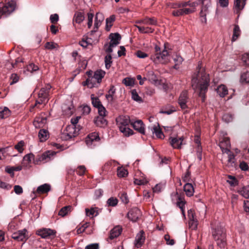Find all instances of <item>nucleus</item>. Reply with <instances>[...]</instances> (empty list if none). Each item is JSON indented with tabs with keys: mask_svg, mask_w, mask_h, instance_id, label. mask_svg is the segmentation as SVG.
<instances>
[{
	"mask_svg": "<svg viewBox=\"0 0 249 249\" xmlns=\"http://www.w3.org/2000/svg\"><path fill=\"white\" fill-rule=\"evenodd\" d=\"M201 65V63L199 62L197 67V73L192 78V86L194 89L199 90V96L201 97L202 102H204L205 99V94L209 86L210 78L209 74L202 68Z\"/></svg>",
	"mask_w": 249,
	"mask_h": 249,
	"instance_id": "1",
	"label": "nucleus"
},
{
	"mask_svg": "<svg viewBox=\"0 0 249 249\" xmlns=\"http://www.w3.org/2000/svg\"><path fill=\"white\" fill-rule=\"evenodd\" d=\"M212 236L216 242L217 246L223 248L226 245V235L225 230L221 225L212 228Z\"/></svg>",
	"mask_w": 249,
	"mask_h": 249,
	"instance_id": "2",
	"label": "nucleus"
},
{
	"mask_svg": "<svg viewBox=\"0 0 249 249\" xmlns=\"http://www.w3.org/2000/svg\"><path fill=\"white\" fill-rule=\"evenodd\" d=\"M151 59L156 64L168 63L170 60V55L166 50L165 44H164V48L162 51H161L160 47L156 45L154 54L151 55Z\"/></svg>",
	"mask_w": 249,
	"mask_h": 249,
	"instance_id": "3",
	"label": "nucleus"
},
{
	"mask_svg": "<svg viewBox=\"0 0 249 249\" xmlns=\"http://www.w3.org/2000/svg\"><path fill=\"white\" fill-rule=\"evenodd\" d=\"M116 121L120 131L124 135L129 136L133 134V130L128 127L129 124L131 123L128 116H120Z\"/></svg>",
	"mask_w": 249,
	"mask_h": 249,
	"instance_id": "4",
	"label": "nucleus"
},
{
	"mask_svg": "<svg viewBox=\"0 0 249 249\" xmlns=\"http://www.w3.org/2000/svg\"><path fill=\"white\" fill-rule=\"evenodd\" d=\"M105 75V72L101 70H97L94 72L93 75L88 78L83 83V86H87L89 88L98 87Z\"/></svg>",
	"mask_w": 249,
	"mask_h": 249,
	"instance_id": "5",
	"label": "nucleus"
},
{
	"mask_svg": "<svg viewBox=\"0 0 249 249\" xmlns=\"http://www.w3.org/2000/svg\"><path fill=\"white\" fill-rule=\"evenodd\" d=\"M187 6V3L184 2L173 4L172 7L175 10L172 11V15L175 17H179L194 12V9L186 8Z\"/></svg>",
	"mask_w": 249,
	"mask_h": 249,
	"instance_id": "6",
	"label": "nucleus"
},
{
	"mask_svg": "<svg viewBox=\"0 0 249 249\" xmlns=\"http://www.w3.org/2000/svg\"><path fill=\"white\" fill-rule=\"evenodd\" d=\"M51 88V85H47L41 89L38 93V98L36 100L34 107H36L37 105H46L48 102Z\"/></svg>",
	"mask_w": 249,
	"mask_h": 249,
	"instance_id": "7",
	"label": "nucleus"
},
{
	"mask_svg": "<svg viewBox=\"0 0 249 249\" xmlns=\"http://www.w3.org/2000/svg\"><path fill=\"white\" fill-rule=\"evenodd\" d=\"M16 5V1L11 0L3 6L2 3H0V18L2 16H7L14 11Z\"/></svg>",
	"mask_w": 249,
	"mask_h": 249,
	"instance_id": "8",
	"label": "nucleus"
},
{
	"mask_svg": "<svg viewBox=\"0 0 249 249\" xmlns=\"http://www.w3.org/2000/svg\"><path fill=\"white\" fill-rule=\"evenodd\" d=\"M202 3V8L199 15L201 18V21L202 23L206 24L207 22L206 16L208 13L209 8L211 5V0H199Z\"/></svg>",
	"mask_w": 249,
	"mask_h": 249,
	"instance_id": "9",
	"label": "nucleus"
},
{
	"mask_svg": "<svg viewBox=\"0 0 249 249\" xmlns=\"http://www.w3.org/2000/svg\"><path fill=\"white\" fill-rule=\"evenodd\" d=\"M55 154L53 151H48L43 153L41 155H38L36 157V160H34V163L35 164H39L41 162H46L51 160L52 156Z\"/></svg>",
	"mask_w": 249,
	"mask_h": 249,
	"instance_id": "10",
	"label": "nucleus"
},
{
	"mask_svg": "<svg viewBox=\"0 0 249 249\" xmlns=\"http://www.w3.org/2000/svg\"><path fill=\"white\" fill-rule=\"evenodd\" d=\"M47 117L44 113H41L38 117H36L33 122V124L36 128H42L47 124Z\"/></svg>",
	"mask_w": 249,
	"mask_h": 249,
	"instance_id": "11",
	"label": "nucleus"
},
{
	"mask_svg": "<svg viewBox=\"0 0 249 249\" xmlns=\"http://www.w3.org/2000/svg\"><path fill=\"white\" fill-rule=\"evenodd\" d=\"M12 237L18 241H25L28 238L27 231L23 229L15 232L12 234Z\"/></svg>",
	"mask_w": 249,
	"mask_h": 249,
	"instance_id": "12",
	"label": "nucleus"
},
{
	"mask_svg": "<svg viewBox=\"0 0 249 249\" xmlns=\"http://www.w3.org/2000/svg\"><path fill=\"white\" fill-rule=\"evenodd\" d=\"M141 215V212L137 208H132L127 213V217L132 222L137 221Z\"/></svg>",
	"mask_w": 249,
	"mask_h": 249,
	"instance_id": "13",
	"label": "nucleus"
},
{
	"mask_svg": "<svg viewBox=\"0 0 249 249\" xmlns=\"http://www.w3.org/2000/svg\"><path fill=\"white\" fill-rule=\"evenodd\" d=\"M122 229L120 226H116L109 232V236L107 239L109 243H112V241L117 238L121 233Z\"/></svg>",
	"mask_w": 249,
	"mask_h": 249,
	"instance_id": "14",
	"label": "nucleus"
},
{
	"mask_svg": "<svg viewBox=\"0 0 249 249\" xmlns=\"http://www.w3.org/2000/svg\"><path fill=\"white\" fill-rule=\"evenodd\" d=\"M188 97L187 91H182L178 98V103L182 109L188 108L187 103L188 102Z\"/></svg>",
	"mask_w": 249,
	"mask_h": 249,
	"instance_id": "15",
	"label": "nucleus"
},
{
	"mask_svg": "<svg viewBox=\"0 0 249 249\" xmlns=\"http://www.w3.org/2000/svg\"><path fill=\"white\" fill-rule=\"evenodd\" d=\"M37 234L43 238H50L55 235L56 232L51 229H42L37 231Z\"/></svg>",
	"mask_w": 249,
	"mask_h": 249,
	"instance_id": "16",
	"label": "nucleus"
},
{
	"mask_svg": "<svg viewBox=\"0 0 249 249\" xmlns=\"http://www.w3.org/2000/svg\"><path fill=\"white\" fill-rule=\"evenodd\" d=\"M100 141V138L98 134L96 132L92 133L88 135L86 140V142L88 146H91L96 144L95 142Z\"/></svg>",
	"mask_w": 249,
	"mask_h": 249,
	"instance_id": "17",
	"label": "nucleus"
},
{
	"mask_svg": "<svg viewBox=\"0 0 249 249\" xmlns=\"http://www.w3.org/2000/svg\"><path fill=\"white\" fill-rule=\"evenodd\" d=\"M145 240L144 236V232L143 231H141L136 235L135 240V246L137 248H139L142 247L143 244Z\"/></svg>",
	"mask_w": 249,
	"mask_h": 249,
	"instance_id": "18",
	"label": "nucleus"
},
{
	"mask_svg": "<svg viewBox=\"0 0 249 249\" xmlns=\"http://www.w3.org/2000/svg\"><path fill=\"white\" fill-rule=\"evenodd\" d=\"M148 130H150L153 134H155L157 138L159 139H163L164 137V134L160 129L159 124L154 125L151 127H148Z\"/></svg>",
	"mask_w": 249,
	"mask_h": 249,
	"instance_id": "19",
	"label": "nucleus"
},
{
	"mask_svg": "<svg viewBox=\"0 0 249 249\" xmlns=\"http://www.w3.org/2000/svg\"><path fill=\"white\" fill-rule=\"evenodd\" d=\"M131 125L134 129L142 134H145L144 124L141 120H137L134 122H131Z\"/></svg>",
	"mask_w": 249,
	"mask_h": 249,
	"instance_id": "20",
	"label": "nucleus"
},
{
	"mask_svg": "<svg viewBox=\"0 0 249 249\" xmlns=\"http://www.w3.org/2000/svg\"><path fill=\"white\" fill-rule=\"evenodd\" d=\"M170 143L174 148L180 149L181 145L183 144V137H175L170 138Z\"/></svg>",
	"mask_w": 249,
	"mask_h": 249,
	"instance_id": "21",
	"label": "nucleus"
},
{
	"mask_svg": "<svg viewBox=\"0 0 249 249\" xmlns=\"http://www.w3.org/2000/svg\"><path fill=\"white\" fill-rule=\"evenodd\" d=\"M67 136L66 139H70L74 137L76 135L75 126L68 125L66 129V132L64 133Z\"/></svg>",
	"mask_w": 249,
	"mask_h": 249,
	"instance_id": "22",
	"label": "nucleus"
},
{
	"mask_svg": "<svg viewBox=\"0 0 249 249\" xmlns=\"http://www.w3.org/2000/svg\"><path fill=\"white\" fill-rule=\"evenodd\" d=\"M146 79H148L151 83L155 85L160 84V82L158 79L156 75L152 71H148L146 74Z\"/></svg>",
	"mask_w": 249,
	"mask_h": 249,
	"instance_id": "23",
	"label": "nucleus"
},
{
	"mask_svg": "<svg viewBox=\"0 0 249 249\" xmlns=\"http://www.w3.org/2000/svg\"><path fill=\"white\" fill-rule=\"evenodd\" d=\"M51 190V186L49 184L45 183L38 186L35 192H33L35 194H42L47 193Z\"/></svg>",
	"mask_w": 249,
	"mask_h": 249,
	"instance_id": "24",
	"label": "nucleus"
},
{
	"mask_svg": "<svg viewBox=\"0 0 249 249\" xmlns=\"http://www.w3.org/2000/svg\"><path fill=\"white\" fill-rule=\"evenodd\" d=\"M174 196L177 198L178 201L177 202V205L180 209L183 215L185 216L184 207L185 201L184 200L183 198L178 196V193L175 194Z\"/></svg>",
	"mask_w": 249,
	"mask_h": 249,
	"instance_id": "25",
	"label": "nucleus"
},
{
	"mask_svg": "<svg viewBox=\"0 0 249 249\" xmlns=\"http://www.w3.org/2000/svg\"><path fill=\"white\" fill-rule=\"evenodd\" d=\"M109 38L110 39L109 43L112 46L116 47L119 44V41L121 38V36L119 33L111 34L109 36Z\"/></svg>",
	"mask_w": 249,
	"mask_h": 249,
	"instance_id": "26",
	"label": "nucleus"
},
{
	"mask_svg": "<svg viewBox=\"0 0 249 249\" xmlns=\"http://www.w3.org/2000/svg\"><path fill=\"white\" fill-rule=\"evenodd\" d=\"M95 124L99 127H104L107 125V122L104 117L97 116L94 120Z\"/></svg>",
	"mask_w": 249,
	"mask_h": 249,
	"instance_id": "27",
	"label": "nucleus"
},
{
	"mask_svg": "<svg viewBox=\"0 0 249 249\" xmlns=\"http://www.w3.org/2000/svg\"><path fill=\"white\" fill-rule=\"evenodd\" d=\"M183 188L184 191L187 196L190 197L193 196L194 193V188L191 183H186Z\"/></svg>",
	"mask_w": 249,
	"mask_h": 249,
	"instance_id": "28",
	"label": "nucleus"
},
{
	"mask_svg": "<svg viewBox=\"0 0 249 249\" xmlns=\"http://www.w3.org/2000/svg\"><path fill=\"white\" fill-rule=\"evenodd\" d=\"M104 17L102 13H97L96 14L95 22H94V28L97 30L99 27L101 25L102 22L104 20Z\"/></svg>",
	"mask_w": 249,
	"mask_h": 249,
	"instance_id": "29",
	"label": "nucleus"
},
{
	"mask_svg": "<svg viewBox=\"0 0 249 249\" xmlns=\"http://www.w3.org/2000/svg\"><path fill=\"white\" fill-rule=\"evenodd\" d=\"M245 5V0L243 2L241 0H234V11L236 13H238L241 10H242Z\"/></svg>",
	"mask_w": 249,
	"mask_h": 249,
	"instance_id": "30",
	"label": "nucleus"
},
{
	"mask_svg": "<svg viewBox=\"0 0 249 249\" xmlns=\"http://www.w3.org/2000/svg\"><path fill=\"white\" fill-rule=\"evenodd\" d=\"M138 23H142L145 25H155L157 23V21L156 19L153 17V18H146L144 19L140 20L138 22Z\"/></svg>",
	"mask_w": 249,
	"mask_h": 249,
	"instance_id": "31",
	"label": "nucleus"
},
{
	"mask_svg": "<svg viewBox=\"0 0 249 249\" xmlns=\"http://www.w3.org/2000/svg\"><path fill=\"white\" fill-rule=\"evenodd\" d=\"M38 138L40 141L42 142L45 141L49 138V132L45 129H40L38 133Z\"/></svg>",
	"mask_w": 249,
	"mask_h": 249,
	"instance_id": "32",
	"label": "nucleus"
},
{
	"mask_svg": "<svg viewBox=\"0 0 249 249\" xmlns=\"http://www.w3.org/2000/svg\"><path fill=\"white\" fill-rule=\"evenodd\" d=\"M84 19L85 17L84 14L82 12H77L74 15L73 21L80 24L84 20Z\"/></svg>",
	"mask_w": 249,
	"mask_h": 249,
	"instance_id": "33",
	"label": "nucleus"
},
{
	"mask_svg": "<svg viewBox=\"0 0 249 249\" xmlns=\"http://www.w3.org/2000/svg\"><path fill=\"white\" fill-rule=\"evenodd\" d=\"M216 91L217 93L221 97H224L228 94V92L227 87L223 85L219 86L216 89Z\"/></svg>",
	"mask_w": 249,
	"mask_h": 249,
	"instance_id": "34",
	"label": "nucleus"
},
{
	"mask_svg": "<svg viewBox=\"0 0 249 249\" xmlns=\"http://www.w3.org/2000/svg\"><path fill=\"white\" fill-rule=\"evenodd\" d=\"M11 114V111L7 107H0V119L6 118Z\"/></svg>",
	"mask_w": 249,
	"mask_h": 249,
	"instance_id": "35",
	"label": "nucleus"
},
{
	"mask_svg": "<svg viewBox=\"0 0 249 249\" xmlns=\"http://www.w3.org/2000/svg\"><path fill=\"white\" fill-rule=\"evenodd\" d=\"M86 215L89 217L93 218L94 216H96L99 213L97 210V208H91L90 209L86 208L85 209Z\"/></svg>",
	"mask_w": 249,
	"mask_h": 249,
	"instance_id": "36",
	"label": "nucleus"
},
{
	"mask_svg": "<svg viewBox=\"0 0 249 249\" xmlns=\"http://www.w3.org/2000/svg\"><path fill=\"white\" fill-rule=\"evenodd\" d=\"M241 34L240 28L238 25H234L233 30V35L232 37V41H236Z\"/></svg>",
	"mask_w": 249,
	"mask_h": 249,
	"instance_id": "37",
	"label": "nucleus"
},
{
	"mask_svg": "<svg viewBox=\"0 0 249 249\" xmlns=\"http://www.w3.org/2000/svg\"><path fill=\"white\" fill-rule=\"evenodd\" d=\"M139 31L142 34H149L154 32V29L149 27H145L144 26H136Z\"/></svg>",
	"mask_w": 249,
	"mask_h": 249,
	"instance_id": "38",
	"label": "nucleus"
},
{
	"mask_svg": "<svg viewBox=\"0 0 249 249\" xmlns=\"http://www.w3.org/2000/svg\"><path fill=\"white\" fill-rule=\"evenodd\" d=\"M115 20V16L114 15L110 16L108 18L106 19V30L109 31L110 28L112 26V23Z\"/></svg>",
	"mask_w": 249,
	"mask_h": 249,
	"instance_id": "39",
	"label": "nucleus"
},
{
	"mask_svg": "<svg viewBox=\"0 0 249 249\" xmlns=\"http://www.w3.org/2000/svg\"><path fill=\"white\" fill-rule=\"evenodd\" d=\"M71 206H66L63 207L59 212L58 214L62 217L66 215L69 212H71Z\"/></svg>",
	"mask_w": 249,
	"mask_h": 249,
	"instance_id": "40",
	"label": "nucleus"
},
{
	"mask_svg": "<svg viewBox=\"0 0 249 249\" xmlns=\"http://www.w3.org/2000/svg\"><path fill=\"white\" fill-rule=\"evenodd\" d=\"M173 60L175 63V65L174 66V68L175 69H178V65L182 63L183 61V58L181 56L176 54L175 56H173Z\"/></svg>",
	"mask_w": 249,
	"mask_h": 249,
	"instance_id": "41",
	"label": "nucleus"
},
{
	"mask_svg": "<svg viewBox=\"0 0 249 249\" xmlns=\"http://www.w3.org/2000/svg\"><path fill=\"white\" fill-rule=\"evenodd\" d=\"M239 193L245 198H249V185L243 187Z\"/></svg>",
	"mask_w": 249,
	"mask_h": 249,
	"instance_id": "42",
	"label": "nucleus"
},
{
	"mask_svg": "<svg viewBox=\"0 0 249 249\" xmlns=\"http://www.w3.org/2000/svg\"><path fill=\"white\" fill-rule=\"evenodd\" d=\"M91 99L92 101V104L95 107L97 108L100 107V106L102 105L98 97H94L93 94L91 95Z\"/></svg>",
	"mask_w": 249,
	"mask_h": 249,
	"instance_id": "43",
	"label": "nucleus"
},
{
	"mask_svg": "<svg viewBox=\"0 0 249 249\" xmlns=\"http://www.w3.org/2000/svg\"><path fill=\"white\" fill-rule=\"evenodd\" d=\"M27 71L33 73L39 70V67L34 63L29 64L26 68Z\"/></svg>",
	"mask_w": 249,
	"mask_h": 249,
	"instance_id": "44",
	"label": "nucleus"
},
{
	"mask_svg": "<svg viewBox=\"0 0 249 249\" xmlns=\"http://www.w3.org/2000/svg\"><path fill=\"white\" fill-rule=\"evenodd\" d=\"M105 66L107 69H109L111 67V64L112 63V56L110 54H108L105 56Z\"/></svg>",
	"mask_w": 249,
	"mask_h": 249,
	"instance_id": "45",
	"label": "nucleus"
},
{
	"mask_svg": "<svg viewBox=\"0 0 249 249\" xmlns=\"http://www.w3.org/2000/svg\"><path fill=\"white\" fill-rule=\"evenodd\" d=\"M35 160H36V157L32 153L27 154L23 158V161H27V163H30L32 160H33V162L34 163Z\"/></svg>",
	"mask_w": 249,
	"mask_h": 249,
	"instance_id": "46",
	"label": "nucleus"
},
{
	"mask_svg": "<svg viewBox=\"0 0 249 249\" xmlns=\"http://www.w3.org/2000/svg\"><path fill=\"white\" fill-rule=\"evenodd\" d=\"M128 174L127 171L124 168L118 167L117 169V175L119 177L123 178Z\"/></svg>",
	"mask_w": 249,
	"mask_h": 249,
	"instance_id": "47",
	"label": "nucleus"
},
{
	"mask_svg": "<svg viewBox=\"0 0 249 249\" xmlns=\"http://www.w3.org/2000/svg\"><path fill=\"white\" fill-rule=\"evenodd\" d=\"M45 47L46 49L51 50L57 49L58 47V45L57 43L53 42H47L45 44Z\"/></svg>",
	"mask_w": 249,
	"mask_h": 249,
	"instance_id": "48",
	"label": "nucleus"
},
{
	"mask_svg": "<svg viewBox=\"0 0 249 249\" xmlns=\"http://www.w3.org/2000/svg\"><path fill=\"white\" fill-rule=\"evenodd\" d=\"M240 81L242 83H249V72L247 71L241 74Z\"/></svg>",
	"mask_w": 249,
	"mask_h": 249,
	"instance_id": "49",
	"label": "nucleus"
},
{
	"mask_svg": "<svg viewBox=\"0 0 249 249\" xmlns=\"http://www.w3.org/2000/svg\"><path fill=\"white\" fill-rule=\"evenodd\" d=\"M118 200L116 198L111 197L108 199L107 204L109 206L114 207L118 204Z\"/></svg>",
	"mask_w": 249,
	"mask_h": 249,
	"instance_id": "50",
	"label": "nucleus"
},
{
	"mask_svg": "<svg viewBox=\"0 0 249 249\" xmlns=\"http://www.w3.org/2000/svg\"><path fill=\"white\" fill-rule=\"evenodd\" d=\"M123 83L126 86H132L134 85V81L133 79L126 77L123 79Z\"/></svg>",
	"mask_w": 249,
	"mask_h": 249,
	"instance_id": "51",
	"label": "nucleus"
},
{
	"mask_svg": "<svg viewBox=\"0 0 249 249\" xmlns=\"http://www.w3.org/2000/svg\"><path fill=\"white\" fill-rule=\"evenodd\" d=\"M24 145V142L21 141L15 145V148L17 149L19 153H22L24 150L23 146Z\"/></svg>",
	"mask_w": 249,
	"mask_h": 249,
	"instance_id": "52",
	"label": "nucleus"
},
{
	"mask_svg": "<svg viewBox=\"0 0 249 249\" xmlns=\"http://www.w3.org/2000/svg\"><path fill=\"white\" fill-rule=\"evenodd\" d=\"M228 178L229 179L227 180V182L231 186H235L237 184V180L235 177L231 176H229Z\"/></svg>",
	"mask_w": 249,
	"mask_h": 249,
	"instance_id": "53",
	"label": "nucleus"
},
{
	"mask_svg": "<svg viewBox=\"0 0 249 249\" xmlns=\"http://www.w3.org/2000/svg\"><path fill=\"white\" fill-rule=\"evenodd\" d=\"M97 109L99 115V116L105 117L106 115L107 110L103 105L100 106Z\"/></svg>",
	"mask_w": 249,
	"mask_h": 249,
	"instance_id": "54",
	"label": "nucleus"
},
{
	"mask_svg": "<svg viewBox=\"0 0 249 249\" xmlns=\"http://www.w3.org/2000/svg\"><path fill=\"white\" fill-rule=\"evenodd\" d=\"M132 98L136 101H141V98L139 96L137 93L136 90L135 89H133L131 91Z\"/></svg>",
	"mask_w": 249,
	"mask_h": 249,
	"instance_id": "55",
	"label": "nucleus"
},
{
	"mask_svg": "<svg viewBox=\"0 0 249 249\" xmlns=\"http://www.w3.org/2000/svg\"><path fill=\"white\" fill-rule=\"evenodd\" d=\"M120 199H121L123 203H124L125 204H127L128 203L129 199H128L127 195L125 193L123 192V193H122L121 194H120Z\"/></svg>",
	"mask_w": 249,
	"mask_h": 249,
	"instance_id": "56",
	"label": "nucleus"
},
{
	"mask_svg": "<svg viewBox=\"0 0 249 249\" xmlns=\"http://www.w3.org/2000/svg\"><path fill=\"white\" fill-rule=\"evenodd\" d=\"M19 78L17 74L13 73L10 76V80L11 81L10 82V85H12L18 82Z\"/></svg>",
	"mask_w": 249,
	"mask_h": 249,
	"instance_id": "57",
	"label": "nucleus"
},
{
	"mask_svg": "<svg viewBox=\"0 0 249 249\" xmlns=\"http://www.w3.org/2000/svg\"><path fill=\"white\" fill-rule=\"evenodd\" d=\"M242 60L246 65L249 66V53H244L242 55Z\"/></svg>",
	"mask_w": 249,
	"mask_h": 249,
	"instance_id": "58",
	"label": "nucleus"
},
{
	"mask_svg": "<svg viewBox=\"0 0 249 249\" xmlns=\"http://www.w3.org/2000/svg\"><path fill=\"white\" fill-rule=\"evenodd\" d=\"M164 239L166 241V244L167 245L172 246L175 244V241L174 239H171L169 234H165L164 235Z\"/></svg>",
	"mask_w": 249,
	"mask_h": 249,
	"instance_id": "59",
	"label": "nucleus"
},
{
	"mask_svg": "<svg viewBox=\"0 0 249 249\" xmlns=\"http://www.w3.org/2000/svg\"><path fill=\"white\" fill-rule=\"evenodd\" d=\"M115 47L114 46H112L111 44H106L104 46V48L106 53L110 54L112 52L113 50L112 48Z\"/></svg>",
	"mask_w": 249,
	"mask_h": 249,
	"instance_id": "60",
	"label": "nucleus"
},
{
	"mask_svg": "<svg viewBox=\"0 0 249 249\" xmlns=\"http://www.w3.org/2000/svg\"><path fill=\"white\" fill-rule=\"evenodd\" d=\"M197 220H189V226L190 228H192L193 230H196L197 229Z\"/></svg>",
	"mask_w": 249,
	"mask_h": 249,
	"instance_id": "61",
	"label": "nucleus"
},
{
	"mask_svg": "<svg viewBox=\"0 0 249 249\" xmlns=\"http://www.w3.org/2000/svg\"><path fill=\"white\" fill-rule=\"evenodd\" d=\"M228 164H230L231 165H232V163L234 162V155L233 153L231 152L230 154L228 155Z\"/></svg>",
	"mask_w": 249,
	"mask_h": 249,
	"instance_id": "62",
	"label": "nucleus"
},
{
	"mask_svg": "<svg viewBox=\"0 0 249 249\" xmlns=\"http://www.w3.org/2000/svg\"><path fill=\"white\" fill-rule=\"evenodd\" d=\"M86 171V168L83 165L78 166V169L76 171L77 174L80 176H82L84 174Z\"/></svg>",
	"mask_w": 249,
	"mask_h": 249,
	"instance_id": "63",
	"label": "nucleus"
},
{
	"mask_svg": "<svg viewBox=\"0 0 249 249\" xmlns=\"http://www.w3.org/2000/svg\"><path fill=\"white\" fill-rule=\"evenodd\" d=\"M99 245L97 243L89 244L86 246L85 249H98Z\"/></svg>",
	"mask_w": 249,
	"mask_h": 249,
	"instance_id": "64",
	"label": "nucleus"
}]
</instances>
